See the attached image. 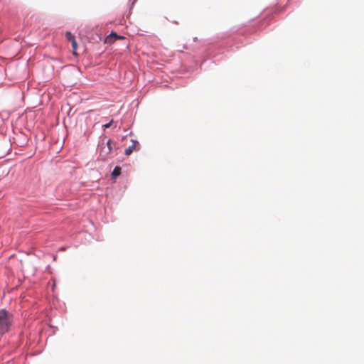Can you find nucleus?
<instances>
[{
  "label": "nucleus",
  "mask_w": 364,
  "mask_h": 364,
  "mask_svg": "<svg viewBox=\"0 0 364 364\" xmlns=\"http://www.w3.org/2000/svg\"><path fill=\"white\" fill-rule=\"evenodd\" d=\"M113 123V120L112 119L109 122H108L107 124H105L103 125V127L104 128H109L111 127V125Z\"/></svg>",
  "instance_id": "nucleus-8"
},
{
  "label": "nucleus",
  "mask_w": 364,
  "mask_h": 364,
  "mask_svg": "<svg viewBox=\"0 0 364 364\" xmlns=\"http://www.w3.org/2000/svg\"><path fill=\"white\" fill-rule=\"evenodd\" d=\"M112 141L109 139L107 143L102 144L100 148V156L103 161H105L112 150Z\"/></svg>",
  "instance_id": "nucleus-2"
},
{
  "label": "nucleus",
  "mask_w": 364,
  "mask_h": 364,
  "mask_svg": "<svg viewBox=\"0 0 364 364\" xmlns=\"http://www.w3.org/2000/svg\"><path fill=\"white\" fill-rule=\"evenodd\" d=\"M71 44H72V47H73V54H74V55H76L75 50H76L77 47V42H76V41H75H75H73L71 42Z\"/></svg>",
  "instance_id": "nucleus-7"
},
{
  "label": "nucleus",
  "mask_w": 364,
  "mask_h": 364,
  "mask_svg": "<svg viewBox=\"0 0 364 364\" xmlns=\"http://www.w3.org/2000/svg\"><path fill=\"white\" fill-rule=\"evenodd\" d=\"M66 38L70 42H72L73 41H75V37L73 36V34L70 32L66 33Z\"/></svg>",
  "instance_id": "nucleus-6"
},
{
  "label": "nucleus",
  "mask_w": 364,
  "mask_h": 364,
  "mask_svg": "<svg viewBox=\"0 0 364 364\" xmlns=\"http://www.w3.org/2000/svg\"><path fill=\"white\" fill-rule=\"evenodd\" d=\"M14 322L13 314L3 309L0 310V335L7 333Z\"/></svg>",
  "instance_id": "nucleus-1"
},
{
  "label": "nucleus",
  "mask_w": 364,
  "mask_h": 364,
  "mask_svg": "<svg viewBox=\"0 0 364 364\" xmlns=\"http://www.w3.org/2000/svg\"><path fill=\"white\" fill-rule=\"evenodd\" d=\"M124 38L122 36H117L116 33L112 32L105 39L106 43H114L117 39H122Z\"/></svg>",
  "instance_id": "nucleus-4"
},
{
  "label": "nucleus",
  "mask_w": 364,
  "mask_h": 364,
  "mask_svg": "<svg viewBox=\"0 0 364 364\" xmlns=\"http://www.w3.org/2000/svg\"><path fill=\"white\" fill-rule=\"evenodd\" d=\"M139 149V144L136 141H132V144L129 146L124 150V154L127 156L130 155L134 151Z\"/></svg>",
  "instance_id": "nucleus-3"
},
{
  "label": "nucleus",
  "mask_w": 364,
  "mask_h": 364,
  "mask_svg": "<svg viewBox=\"0 0 364 364\" xmlns=\"http://www.w3.org/2000/svg\"><path fill=\"white\" fill-rule=\"evenodd\" d=\"M120 173H121V168L119 166H116L112 173V176L113 178H115V177L119 176Z\"/></svg>",
  "instance_id": "nucleus-5"
}]
</instances>
